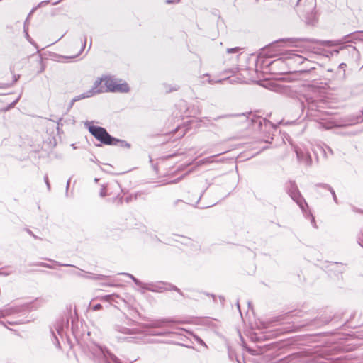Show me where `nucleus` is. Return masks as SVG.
Segmentation results:
<instances>
[{
	"label": "nucleus",
	"mask_w": 363,
	"mask_h": 363,
	"mask_svg": "<svg viewBox=\"0 0 363 363\" xmlns=\"http://www.w3.org/2000/svg\"><path fill=\"white\" fill-rule=\"evenodd\" d=\"M292 43L290 39H283L277 41L272 48L278 52V55H282L287 60L289 65H301L304 62H308L309 61L306 57L299 54V50L285 49V48L289 47Z\"/></svg>",
	"instance_id": "f257e3e1"
},
{
	"label": "nucleus",
	"mask_w": 363,
	"mask_h": 363,
	"mask_svg": "<svg viewBox=\"0 0 363 363\" xmlns=\"http://www.w3.org/2000/svg\"><path fill=\"white\" fill-rule=\"evenodd\" d=\"M85 126L88 128L89 133L99 141L105 145H117L120 144L121 147L127 148L130 147V145L125 140H121L112 137L104 128L91 125V122L85 123Z\"/></svg>",
	"instance_id": "f03ea898"
},
{
	"label": "nucleus",
	"mask_w": 363,
	"mask_h": 363,
	"mask_svg": "<svg viewBox=\"0 0 363 363\" xmlns=\"http://www.w3.org/2000/svg\"><path fill=\"white\" fill-rule=\"evenodd\" d=\"M104 82L105 85L104 92L128 93L130 90L126 82L122 83L121 80L111 77H105Z\"/></svg>",
	"instance_id": "7ed1b4c3"
},
{
	"label": "nucleus",
	"mask_w": 363,
	"mask_h": 363,
	"mask_svg": "<svg viewBox=\"0 0 363 363\" xmlns=\"http://www.w3.org/2000/svg\"><path fill=\"white\" fill-rule=\"evenodd\" d=\"M286 190L290 197L298 205L303 211H305V207L308 206V205L301 194L295 182H289L286 186Z\"/></svg>",
	"instance_id": "20e7f679"
},
{
	"label": "nucleus",
	"mask_w": 363,
	"mask_h": 363,
	"mask_svg": "<svg viewBox=\"0 0 363 363\" xmlns=\"http://www.w3.org/2000/svg\"><path fill=\"white\" fill-rule=\"evenodd\" d=\"M311 91H313L312 94L310 93L306 94L303 96L304 100L301 101V107L302 109L307 108L308 111H318L320 107V100L318 97L316 92L313 91V89H311Z\"/></svg>",
	"instance_id": "39448f33"
},
{
	"label": "nucleus",
	"mask_w": 363,
	"mask_h": 363,
	"mask_svg": "<svg viewBox=\"0 0 363 363\" xmlns=\"http://www.w3.org/2000/svg\"><path fill=\"white\" fill-rule=\"evenodd\" d=\"M172 320L169 318L158 319L152 321L150 323L141 324L143 328H163L166 324L171 323Z\"/></svg>",
	"instance_id": "423d86ee"
},
{
	"label": "nucleus",
	"mask_w": 363,
	"mask_h": 363,
	"mask_svg": "<svg viewBox=\"0 0 363 363\" xmlns=\"http://www.w3.org/2000/svg\"><path fill=\"white\" fill-rule=\"evenodd\" d=\"M68 325V319L66 318H60L58 319L55 325L54 328L55 330L57 332V333L60 336L62 337L65 332V328L67 327Z\"/></svg>",
	"instance_id": "0eeeda50"
},
{
	"label": "nucleus",
	"mask_w": 363,
	"mask_h": 363,
	"mask_svg": "<svg viewBox=\"0 0 363 363\" xmlns=\"http://www.w3.org/2000/svg\"><path fill=\"white\" fill-rule=\"evenodd\" d=\"M102 82H104V78H99L94 82L91 89L89 90V91L92 92V96L96 94L104 92L105 88L101 86Z\"/></svg>",
	"instance_id": "6e6552de"
},
{
	"label": "nucleus",
	"mask_w": 363,
	"mask_h": 363,
	"mask_svg": "<svg viewBox=\"0 0 363 363\" xmlns=\"http://www.w3.org/2000/svg\"><path fill=\"white\" fill-rule=\"evenodd\" d=\"M19 311L20 308L18 307L5 306L4 308L0 309V318L18 313Z\"/></svg>",
	"instance_id": "1a4fd4ad"
},
{
	"label": "nucleus",
	"mask_w": 363,
	"mask_h": 363,
	"mask_svg": "<svg viewBox=\"0 0 363 363\" xmlns=\"http://www.w3.org/2000/svg\"><path fill=\"white\" fill-rule=\"evenodd\" d=\"M315 151L322 154L323 156L325 158H328L333 155V150L326 145H318Z\"/></svg>",
	"instance_id": "9d476101"
},
{
	"label": "nucleus",
	"mask_w": 363,
	"mask_h": 363,
	"mask_svg": "<svg viewBox=\"0 0 363 363\" xmlns=\"http://www.w3.org/2000/svg\"><path fill=\"white\" fill-rule=\"evenodd\" d=\"M340 51L343 55L350 54L352 57L358 55V50L352 45H347L340 48Z\"/></svg>",
	"instance_id": "9b49d317"
},
{
	"label": "nucleus",
	"mask_w": 363,
	"mask_h": 363,
	"mask_svg": "<svg viewBox=\"0 0 363 363\" xmlns=\"http://www.w3.org/2000/svg\"><path fill=\"white\" fill-rule=\"evenodd\" d=\"M116 330L118 332L125 335H133L140 333V330L136 328L130 329L123 326H117Z\"/></svg>",
	"instance_id": "f8f14e48"
},
{
	"label": "nucleus",
	"mask_w": 363,
	"mask_h": 363,
	"mask_svg": "<svg viewBox=\"0 0 363 363\" xmlns=\"http://www.w3.org/2000/svg\"><path fill=\"white\" fill-rule=\"evenodd\" d=\"M315 186H316V187H319V186H320V187H322V188H323V189H327V190H328L329 191H330V193H331V194H332V195H333V198L334 201H335L336 203H337V196H336V194H335V191L333 190V189L330 186H329V185H328V184H317L315 185Z\"/></svg>",
	"instance_id": "ddd939ff"
},
{
	"label": "nucleus",
	"mask_w": 363,
	"mask_h": 363,
	"mask_svg": "<svg viewBox=\"0 0 363 363\" xmlns=\"http://www.w3.org/2000/svg\"><path fill=\"white\" fill-rule=\"evenodd\" d=\"M306 357V354L305 352H298V353H295V354L288 356L286 358V360L287 362H291V361H294V360H296V359H302Z\"/></svg>",
	"instance_id": "4468645a"
},
{
	"label": "nucleus",
	"mask_w": 363,
	"mask_h": 363,
	"mask_svg": "<svg viewBox=\"0 0 363 363\" xmlns=\"http://www.w3.org/2000/svg\"><path fill=\"white\" fill-rule=\"evenodd\" d=\"M91 93L92 92H91L88 90L87 91L75 96L74 98L72 99V103H75L76 101H78L79 100H82V99H84L86 98L91 97L92 96Z\"/></svg>",
	"instance_id": "2eb2a0df"
},
{
	"label": "nucleus",
	"mask_w": 363,
	"mask_h": 363,
	"mask_svg": "<svg viewBox=\"0 0 363 363\" xmlns=\"http://www.w3.org/2000/svg\"><path fill=\"white\" fill-rule=\"evenodd\" d=\"M80 40H81V46H80V49H79L78 53L72 57H70L71 58L79 56L83 52V50L86 46V36L84 35L81 38Z\"/></svg>",
	"instance_id": "dca6fc26"
},
{
	"label": "nucleus",
	"mask_w": 363,
	"mask_h": 363,
	"mask_svg": "<svg viewBox=\"0 0 363 363\" xmlns=\"http://www.w3.org/2000/svg\"><path fill=\"white\" fill-rule=\"evenodd\" d=\"M107 277L103 274H91L86 277V279H95V280H101L104 279Z\"/></svg>",
	"instance_id": "f3484780"
},
{
	"label": "nucleus",
	"mask_w": 363,
	"mask_h": 363,
	"mask_svg": "<svg viewBox=\"0 0 363 363\" xmlns=\"http://www.w3.org/2000/svg\"><path fill=\"white\" fill-rule=\"evenodd\" d=\"M115 297H118V296H116L115 294H108V295L102 296L101 298V299L103 301H107V302H111V301H114Z\"/></svg>",
	"instance_id": "a211bd4d"
},
{
	"label": "nucleus",
	"mask_w": 363,
	"mask_h": 363,
	"mask_svg": "<svg viewBox=\"0 0 363 363\" xmlns=\"http://www.w3.org/2000/svg\"><path fill=\"white\" fill-rule=\"evenodd\" d=\"M344 268L342 264H339L338 263H335L331 265V269L333 270H338L341 271Z\"/></svg>",
	"instance_id": "6ab92c4d"
},
{
	"label": "nucleus",
	"mask_w": 363,
	"mask_h": 363,
	"mask_svg": "<svg viewBox=\"0 0 363 363\" xmlns=\"http://www.w3.org/2000/svg\"><path fill=\"white\" fill-rule=\"evenodd\" d=\"M357 242L360 246L363 247V229L357 238Z\"/></svg>",
	"instance_id": "aec40b11"
},
{
	"label": "nucleus",
	"mask_w": 363,
	"mask_h": 363,
	"mask_svg": "<svg viewBox=\"0 0 363 363\" xmlns=\"http://www.w3.org/2000/svg\"><path fill=\"white\" fill-rule=\"evenodd\" d=\"M23 30H24V33H25V35H26V38H27V40L32 44H33V43L32 42V40L30 38V37L29 36L28 33V28L26 26V24H24V26H23Z\"/></svg>",
	"instance_id": "412c9836"
},
{
	"label": "nucleus",
	"mask_w": 363,
	"mask_h": 363,
	"mask_svg": "<svg viewBox=\"0 0 363 363\" xmlns=\"http://www.w3.org/2000/svg\"><path fill=\"white\" fill-rule=\"evenodd\" d=\"M132 280H133V281H134V282H135L138 286H141V287H143V288H145V289H147L150 290V288L146 287V286H145V284H143L142 282H140V281L138 279H137L135 277H134V279H132Z\"/></svg>",
	"instance_id": "4be33fe9"
},
{
	"label": "nucleus",
	"mask_w": 363,
	"mask_h": 363,
	"mask_svg": "<svg viewBox=\"0 0 363 363\" xmlns=\"http://www.w3.org/2000/svg\"><path fill=\"white\" fill-rule=\"evenodd\" d=\"M132 280H133V281H134V282H135L138 286H141V287H143V288H145V289H147L150 290V288L146 287V286H145V284H143L142 282H140V281L138 279H137L135 277H134V279H132Z\"/></svg>",
	"instance_id": "5701e85b"
},
{
	"label": "nucleus",
	"mask_w": 363,
	"mask_h": 363,
	"mask_svg": "<svg viewBox=\"0 0 363 363\" xmlns=\"http://www.w3.org/2000/svg\"><path fill=\"white\" fill-rule=\"evenodd\" d=\"M346 64L345 63H341L339 65V67H338V69H342V77L344 78L345 76V67H346Z\"/></svg>",
	"instance_id": "b1692460"
},
{
	"label": "nucleus",
	"mask_w": 363,
	"mask_h": 363,
	"mask_svg": "<svg viewBox=\"0 0 363 363\" xmlns=\"http://www.w3.org/2000/svg\"><path fill=\"white\" fill-rule=\"evenodd\" d=\"M239 50H240V48L239 47H235V48H228L227 49V52L228 53H237Z\"/></svg>",
	"instance_id": "393cba45"
},
{
	"label": "nucleus",
	"mask_w": 363,
	"mask_h": 363,
	"mask_svg": "<svg viewBox=\"0 0 363 363\" xmlns=\"http://www.w3.org/2000/svg\"><path fill=\"white\" fill-rule=\"evenodd\" d=\"M99 195L101 197H104L106 196V189L104 186H102L99 192Z\"/></svg>",
	"instance_id": "a878e982"
},
{
	"label": "nucleus",
	"mask_w": 363,
	"mask_h": 363,
	"mask_svg": "<svg viewBox=\"0 0 363 363\" xmlns=\"http://www.w3.org/2000/svg\"><path fill=\"white\" fill-rule=\"evenodd\" d=\"M216 155H213V156H211V157H208L204 160H203V163H205V162H208V163H211L213 162V158L216 157Z\"/></svg>",
	"instance_id": "bb28decb"
},
{
	"label": "nucleus",
	"mask_w": 363,
	"mask_h": 363,
	"mask_svg": "<svg viewBox=\"0 0 363 363\" xmlns=\"http://www.w3.org/2000/svg\"><path fill=\"white\" fill-rule=\"evenodd\" d=\"M84 273H86V272H84L83 270H80L79 272H75L74 274H76L78 277L86 278V277H88V275L84 274Z\"/></svg>",
	"instance_id": "cd10ccee"
},
{
	"label": "nucleus",
	"mask_w": 363,
	"mask_h": 363,
	"mask_svg": "<svg viewBox=\"0 0 363 363\" xmlns=\"http://www.w3.org/2000/svg\"><path fill=\"white\" fill-rule=\"evenodd\" d=\"M44 181H45V184H46V186H47V187H48V190H50V183H49L48 177V176H47V175H46V176H45V177H44Z\"/></svg>",
	"instance_id": "c85d7f7f"
},
{
	"label": "nucleus",
	"mask_w": 363,
	"mask_h": 363,
	"mask_svg": "<svg viewBox=\"0 0 363 363\" xmlns=\"http://www.w3.org/2000/svg\"><path fill=\"white\" fill-rule=\"evenodd\" d=\"M297 157L299 160H301L302 157H303V153L301 152H299L298 150H296Z\"/></svg>",
	"instance_id": "c756f323"
},
{
	"label": "nucleus",
	"mask_w": 363,
	"mask_h": 363,
	"mask_svg": "<svg viewBox=\"0 0 363 363\" xmlns=\"http://www.w3.org/2000/svg\"><path fill=\"white\" fill-rule=\"evenodd\" d=\"M101 308H102V306L101 304L98 303V304H96L95 306H94L92 309L94 311H99Z\"/></svg>",
	"instance_id": "7c9ffc66"
},
{
	"label": "nucleus",
	"mask_w": 363,
	"mask_h": 363,
	"mask_svg": "<svg viewBox=\"0 0 363 363\" xmlns=\"http://www.w3.org/2000/svg\"><path fill=\"white\" fill-rule=\"evenodd\" d=\"M52 333L53 334L54 338H55V341H56V345H57V347H60V342H59V341H58V339H57V336H56V335H55V333L54 330H52Z\"/></svg>",
	"instance_id": "2f4dec72"
},
{
	"label": "nucleus",
	"mask_w": 363,
	"mask_h": 363,
	"mask_svg": "<svg viewBox=\"0 0 363 363\" xmlns=\"http://www.w3.org/2000/svg\"><path fill=\"white\" fill-rule=\"evenodd\" d=\"M363 120V117L362 115H360L356 120L355 121L353 122V123H358L359 122H361Z\"/></svg>",
	"instance_id": "473e14b6"
},
{
	"label": "nucleus",
	"mask_w": 363,
	"mask_h": 363,
	"mask_svg": "<svg viewBox=\"0 0 363 363\" xmlns=\"http://www.w3.org/2000/svg\"><path fill=\"white\" fill-rule=\"evenodd\" d=\"M178 89H179V86H174L173 88H171L169 89H167L166 91L167 92H169V91H177Z\"/></svg>",
	"instance_id": "72a5a7b5"
},
{
	"label": "nucleus",
	"mask_w": 363,
	"mask_h": 363,
	"mask_svg": "<svg viewBox=\"0 0 363 363\" xmlns=\"http://www.w3.org/2000/svg\"><path fill=\"white\" fill-rule=\"evenodd\" d=\"M38 265L42 266V267H48V268H51V267L48 264H46V263H44V262H40Z\"/></svg>",
	"instance_id": "f704fd0d"
},
{
	"label": "nucleus",
	"mask_w": 363,
	"mask_h": 363,
	"mask_svg": "<svg viewBox=\"0 0 363 363\" xmlns=\"http://www.w3.org/2000/svg\"><path fill=\"white\" fill-rule=\"evenodd\" d=\"M102 286H114L116 285L114 284H112V283H107V284H102Z\"/></svg>",
	"instance_id": "c9c22d12"
},
{
	"label": "nucleus",
	"mask_w": 363,
	"mask_h": 363,
	"mask_svg": "<svg viewBox=\"0 0 363 363\" xmlns=\"http://www.w3.org/2000/svg\"><path fill=\"white\" fill-rule=\"evenodd\" d=\"M123 274H124V275H125V276H127V277H128L131 278L132 279H134V277H133L132 274H128V273H123Z\"/></svg>",
	"instance_id": "e433bc0d"
},
{
	"label": "nucleus",
	"mask_w": 363,
	"mask_h": 363,
	"mask_svg": "<svg viewBox=\"0 0 363 363\" xmlns=\"http://www.w3.org/2000/svg\"><path fill=\"white\" fill-rule=\"evenodd\" d=\"M123 274H124V275H125V276H127V277H128L131 278L132 279H134V277H133L132 274H128V273H123Z\"/></svg>",
	"instance_id": "4c0bfd02"
},
{
	"label": "nucleus",
	"mask_w": 363,
	"mask_h": 363,
	"mask_svg": "<svg viewBox=\"0 0 363 363\" xmlns=\"http://www.w3.org/2000/svg\"><path fill=\"white\" fill-rule=\"evenodd\" d=\"M228 115H226V116H220L216 118L214 120L217 121V120H218L220 118H225V117H228Z\"/></svg>",
	"instance_id": "58836bf2"
},
{
	"label": "nucleus",
	"mask_w": 363,
	"mask_h": 363,
	"mask_svg": "<svg viewBox=\"0 0 363 363\" xmlns=\"http://www.w3.org/2000/svg\"><path fill=\"white\" fill-rule=\"evenodd\" d=\"M28 233L31 235L34 238H37V236L35 235L30 230H28Z\"/></svg>",
	"instance_id": "ea45409f"
},
{
	"label": "nucleus",
	"mask_w": 363,
	"mask_h": 363,
	"mask_svg": "<svg viewBox=\"0 0 363 363\" xmlns=\"http://www.w3.org/2000/svg\"><path fill=\"white\" fill-rule=\"evenodd\" d=\"M69 184H70V179H69L67 181V186H66V189H67V191L68 190V188H69Z\"/></svg>",
	"instance_id": "a19ab883"
},
{
	"label": "nucleus",
	"mask_w": 363,
	"mask_h": 363,
	"mask_svg": "<svg viewBox=\"0 0 363 363\" xmlns=\"http://www.w3.org/2000/svg\"><path fill=\"white\" fill-rule=\"evenodd\" d=\"M130 338L131 340H133L132 341H133V342H138V338H137V337H130Z\"/></svg>",
	"instance_id": "79ce46f5"
},
{
	"label": "nucleus",
	"mask_w": 363,
	"mask_h": 363,
	"mask_svg": "<svg viewBox=\"0 0 363 363\" xmlns=\"http://www.w3.org/2000/svg\"><path fill=\"white\" fill-rule=\"evenodd\" d=\"M19 77H20V76H19V75H18V76L14 75V82H17V81H18V79H19Z\"/></svg>",
	"instance_id": "37998d69"
},
{
	"label": "nucleus",
	"mask_w": 363,
	"mask_h": 363,
	"mask_svg": "<svg viewBox=\"0 0 363 363\" xmlns=\"http://www.w3.org/2000/svg\"><path fill=\"white\" fill-rule=\"evenodd\" d=\"M74 104V103H72V99L70 103H69V108H71L73 106Z\"/></svg>",
	"instance_id": "c03bdc74"
},
{
	"label": "nucleus",
	"mask_w": 363,
	"mask_h": 363,
	"mask_svg": "<svg viewBox=\"0 0 363 363\" xmlns=\"http://www.w3.org/2000/svg\"><path fill=\"white\" fill-rule=\"evenodd\" d=\"M155 335H160V336H162V335H164L165 333H156L155 334Z\"/></svg>",
	"instance_id": "a18cd8bd"
},
{
	"label": "nucleus",
	"mask_w": 363,
	"mask_h": 363,
	"mask_svg": "<svg viewBox=\"0 0 363 363\" xmlns=\"http://www.w3.org/2000/svg\"><path fill=\"white\" fill-rule=\"evenodd\" d=\"M35 9H33V10H31V11L30 12L29 15L28 16V18H27V19L26 20V21H27L28 20L29 16L31 15V13L34 11V10H35Z\"/></svg>",
	"instance_id": "49530a36"
},
{
	"label": "nucleus",
	"mask_w": 363,
	"mask_h": 363,
	"mask_svg": "<svg viewBox=\"0 0 363 363\" xmlns=\"http://www.w3.org/2000/svg\"><path fill=\"white\" fill-rule=\"evenodd\" d=\"M48 1H42L41 3H40V4L38 5V6H40L41 5L44 4H48Z\"/></svg>",
	"instance_id": "de8ad7c7"
},
{
	"label": "nucleus",
	"mask_w": 363,
	"mask_h": 363,
	"mask_svg": "<svg viewBox=\"0 0 363 363\" xmlns=\"http://www.w3.org/2000/svg\"><path fill=\"white\" fill-rule=\"evenodd\" d=\"M113 360L114 362H117L118 361V358H117L116 357H114L113 358Z\"/></svg>",
	"instance_id": "09e8293b"
},
{
	"label": "nucleus",
	"mask_w": 363,
	"mask_h": 363,
	"mask_svg": "<svg viewBox=\"0 0 363 363\" xmlns=\"http://www.w3.org/2000/svg\"><path fill=\"white\" fill-rule=\"evenodd\" d=\"M0 274H3L4 276H6L9 274V273H5V272H0Z\"/></svg>",
	"instance_id": "8fccbe9b"
},
{
	"label": "nucleus",
	"mask_w": 363,
	"mask_h": 363,
	"mask_svg": "<svg viewBox=\"0 0 363 363\" xmlns=\"http://www.w3.org/2000/svg\"><path fill=\"white\" fill-rule=\"evenodd\" d=\"M204 121H210V120L208 119L207 118H205L203 120H201V121L204 122Z\"/></svg>",
	"instance_id": "3c124183"
},
{
	"label": "nucleus",
	"mask_w": 363,
	"mask_h": 363,
	"mask_svg": "<svg viewBox=\"0 0 363 363\" xmlns=\"http://www.w3.org/2000/svg\"><path fill=\"white\" fill-rule=\"evenodd\" d=\"M174 289L177 291H179V292H180V290L179 289H177V287H175V286L174 287Z\"/></svg>",
	"instance_id": "603ef678"
},
{
	"label": "nucleus",
	"mask_w": 363,
	"mask_h": 363,
	"mask_svg": "<svg viewBox=\"0 0 363 363\" xmlns=\"http://www.w3.org/2000/svg\"><path fill=\"white\" fill-rule=\"evenodd\" d=\"M172 1H171V0H167V4H170V3H172Z\"/></svg>",
	"instance_id": "864d4df0"
},
{
	"label": "nucleus",
	"mask_w": 363,
	"mask_h": 363,
	"mask_svg": "<svg viewBox=\"0 0 363 363\" xmlns=\"http://www.w3.org/2000/svg\"><path fill=\"white\" fill-rule=\"evenodd\" d=\"M237 306H238V308L240 309V304H239V302L238 301L237 303Z\"/></svg>",
	"instance_id": "5fc2aeb1"
},
{
	"label": "nucleus",
	"mask_w": 363,
	"mask_h": 363,
	"mask_svg": "<svg viewBox=\"0 0 363 363\" xmlns=\"http://www.w3.org/2000/svg\"><path fill=\"white\" fill-rule=\"evenodd\" d=\"M228 116H238V114H234V115H228Z\"/></svg>",
	"instance_id": "6e6d98bb"
},
{
	"label": "nucleus",
	"mask_w": 363,
	"mask_h": 363,
	"mask_svg": "<svg viewBox=\"0 0 363 363\" xmlns=\"http://www.w3.org/2000/svg\"><path fill=\"white\" fill-rule=\"evenodd\" d=\"M228 116H238V114H234V115H228Z\"/></svg>",
	"instance_id": "4d7b16f0"
},
{
	"label": "nucleus",
	"mask_w": 363,
	"mask_h": 363,
	"mask_svg": "<svg viewBox=\"0 0 363 363\" xmlns=\"http://www.w3.org/2000/svg\"><path fill=\"white\" fill-rule=\"evenodd\" d=\"M63 37H64V35H62L59 38V40H61Z\"/></svg>",
	"instance_id": "13d9d810"
},
{
	"label": "nucleus",
	"mask_w": 363,
	"mask_h": 363,
	"mask_svg": "<svg viewBox=\"0 0 363 363\" xmlns=\"http://www.w3.org/2000/svg\"><path fill=\"white\" fill-rule=\"evenodd\" d=\"M63 37H64V35H62L59 38V40H61Z\"/></svg>",
	"instance_id": "bf43d9fd"
},
{
	"label": "nucleus",
	"mask_w": 363,
	"mask_h": 363,
	"mask_svg": "<svg viewBox=\"0 0 363 363\" xmlns=\"http://www.w3.org/2000/svg\"><path fill=\"white\" fill-rule=\"evenodd\" d=\"M63 37H64V35H62L59 38V40H61Z\"/></svg>",
	"instance_id": "052dcab7"
},
{
	"label": "nucleus",
	"mask_w": 363,
	"mask_h": 363,
	"mask_svg": "<svg viewBox=\"0 0 363 363\" xmlns=\"http://www.w3.org/2000/svg\"><path fill=\"white\" fill-rule=\"evenodd\" d=\"M63 37H64V35H62L59 38V40H61Z\"/></svg>",
	"instance_id": "680f3d73"
},
{
	"label": "nucleus",
	"mask_w": 363,
	"mask_h": 363,
	"mask_svg": "<svg viewBox=\"0 0 363 363\" xmlns=\"http://www.w3.org/2000/svg\"><path fill=\"white\" fill-rule=\"evenodd\" d=\"M63 37H64V35H62L59 38V40H61Z\"/></svg>",
	"instance_id": "e2e57ef3"
},
{
	"label": "nucleus",
	"mask_w": 363,
	"mask_h": 363,
	"mask_svg": "<svg viewBox=\"0 0 363 363\" xmlns=\"http://www.w3.org/2000/svg\"><path fill=\"white\" fill-rule=\"evenodd\" d=\"M91 45H92V41L91 40L90 44H89V48L91 47Z\"/></svg>",
	"instance_id": "0e129e2a"
},
{
	"label": "nucleus",
	"mask_w": 363,
	"mask_h": 363,
	"mask_svg": "<svg viewBox=\"0 0 363 363\" xmlns=\"http://www.w3.org/2000/svg\"><path fill=\"white\" fill-rule=\"evenodd\" d=\"M61 266H65V267H67V266H70L69 264H60Z\"/></svg>",
	"instance_id": "69168bd1"
},
{
	"label": "nucleus",
	"mask_w": 363,
	"mask_h": 363,
	"mask_svg": "<svg viewBox=\"0 0 363 363\" xmlns=\"http://www.w3.org/2000/svg\"><path fill=\"white\" fill-rule=\"evenodd\" d=\"M61 120H62L61 118H59L58 123L61 121Z\"/></svg>",
	"instance_id": "338daca9"
}]
</instances>
